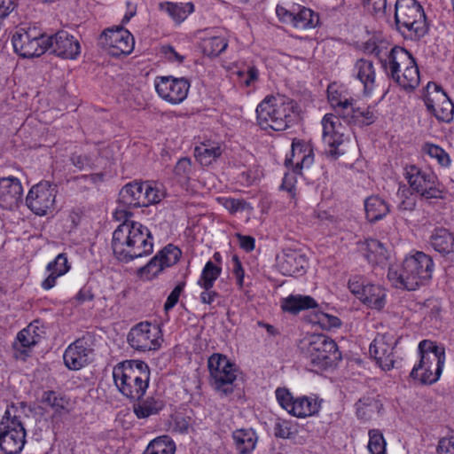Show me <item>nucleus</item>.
<instances>
[{"label":"nucleus","instance_id":"nucleus-1","mask_svg":"<svg viewBox=\"0 0 454 454\" xmlns=\"http://www.w3.org/2000/svg\"><path fill=\"white\" fill-rule=\"evenodd\" d=\"M112 249L121 262L129 263L135 259L151 254L153 238L150 230L138 222H123L113 232Z\"/></svg>","mask_w":454,"mask_h":454},{"label":"nucleus","instance_id":"nucleus-2","mask_svg":"<svg viewBox=\"0 0 454 454\" xmlns=\"http://www.w3.org/2000/svg\"><path fill=\"white\" fill-rule=\"evenodd\" d=\"M434 262L430 255L416 252L406 256L400 268L390 267L387 278L396 288L414 291L432 278Z\"/></svg>","mask_w":454,"mask_h":454},{"label":"nucleus","instance_id":"nucleus-3","mask_svg":"<svg viewBox=\"0 0 454 454\" xmlns=\"http://www.w3.org/2000/svg\"><path fill=\"white\" fill-rule=\"evenodd\" d=\"M113 378L118 390L131 401H139L145 394L150 380V369L140 360H127L113 369Z\"/></svg>","mask_w":454,"mask_h":454},{"label":"nucleus","instance_id":"nucleus-4","mask_svg":"<svg viewBox=\"0 0 454 454\" xmlns=\"http://www.w3.org/2000/svg\"><path fill=\"white\" fill-rule=\"evenodd\" d=\"M296 103L284 96H268L256 108L257 122L262 129L285 130L294 121Z\"/></svg>","mask_w":454,"mask_h":454},{"label":"nucleus","instance_id":"nucleus-5","mask_svg":"<svg viewBox=\"0 0 454 454\" xmlns=\"http://www.w3.org/2000/svg\"><path fill=\"white\" fill-rule=\"evenodd\" d=\"M381 63L387 74L404 90L411 91L419 86V67L415 59L405 49L397 46L392 48Z\"/></svg>","mask_w":454,"mask_h":454},{"label":"nucleus","instance_id":"nucleus-6","mask_svg":"<svg viewBox=\"0 0 454 454\" xmlns=\"http://www.w3.org/2000/svg\"><path fill=\"white\" fill-rule=\"evenodd\" d=\"M395 20L399 32L405 38L419 40L428 31L423 7L416 0H397Z\"/></svg>","mask_w":454,"mask_h":454},{"label":"nucleus","instance_id":"nucleus-7","mask_svg":"<svg viewBox=\"0 0 454 454\" xmlns=\"http://www.w3.org/2000/svg\"><path fill=\"white\" fill-rule=\"evenodd\" d=\"M420 360L411 372V377L422 384H433L438 380L445 361L444 349L434 342L424 340L419 344Z\"/></svg>","mask_w":454,"mask_h":454},{"label":"nucleus","instance_id":"nucleus-8","mask_svg":"<svg viewBox=\"0 0 454 454\" xmlns=\"http://www.w3.org/2000/svg\"><path fill=\"white\" fill-rule=\"evenodd\" d=\"M298 348L305 358L320 367L340 357L336 342L323 334L305 336L300 340Z\"/></svg>","mask_w":454,"mask_h":454},{"label":"nucleus","instance_id":"nucleus-9","mask_svg":"<svg viewBox=\"0 0 454 454\" xmlns=\"http://www.w3.org/2000/svg\"><path fill=\"white\" fill-rule=\"evenodd\" d=\"M404 176L412 192L422 199H443L444 185L434 173L409 165L404 168Z\"/></svg>","mask_w":454,"mask_h":454},{"label":"nucleus","instance_id":"nucleus-10","mask_svg":"<svg viewBox=\"0 0 454 454\" xmlns=\"http://www.w3.org/2000/svg\"><path fill=\"white\" fill-rule=\"evenodd\" d=\"M207 367L213 387L222 395L227 396L233 392L232 384L237 379L238 368L228 357L214 353L207 360Z\"/></svg>","mask_w":454,"mask_h":454},{"label":"nucleus","instance_id":"nucleus-11","mask_svg":"<svg viewBox=\"0 0 454 454\" xmlns=\"http://www.w3.org/2000/svg\"><path fill=\"white\" fill-rule=\"evenodd\" d=\"M46 36L36 27L20 28L12 36V45L16 53L24 59L39 57L47 51Z\"/></svg>","mask_w":454,"mask_h":454},{"label":"nucleus","instance_id":"nucleus-12","mask_svg":"<svg viewBox=\"0 0 454 454\" xmlns=\"http://www.w3.org/2000/svg\"><path fill=\"white\" fill-rule=\"evenodd\" d=\"M26 442V431L21 422L11 418L7 410L0 422V450L5 454L20 453Z\"/></svg>","mask_w":454,"mask_h":454},{"label":"nucleus","instance_id":"nucleus-13","mask_svg":"<svg viewBox=\"0 0 454 454\" xmlns=\"http://www.w3.org/2000/svg\"><path fill=\"white\" fill-rule=\"evenodd\" d=\"M100 42L108 54L114 58L130 54L135 44L133 35L122 26L105 30L100 36Z\"/></svg>","mask_w":454,"mask_h":454},{"label":"nucleus","instance_id":"nucleus-14","mask_svg":"<svg viewBox=\"0 0 454 454\" xmlns=\"http://www.w3.org/2000/svg\"><path fill=\"white\" fill-rule=\"evenodd\" d=\"M276 398L280 406L291 415L297 418H306L318 412L320 404L316 399L307 396L294 398L288 389L278 387Z\"/></svg>","mask_w":454,"mask_h":454},{"label":"nucleus","instance_id":"nucleus-15","mask_svg":"<svg viewBox=\"0 0 454 454\" xmlns=\"http://www.w3.org/2000/svg\"><path fill=\"white\" fill-rule=\"evenodd\" d=\"M424 101L427 110L438 120L446 122L452 120L454 114V104L442 89L436 83H427V94L424 97Z\"/></svg>","mask_w":454,"mask_h":454},{"label":"nucleus","instance_id":"nucleus-16","mask_svg":"<svg viewBox=\"0 0 454 454\" xmlns=\"http://www.w3.org/2000/svg\"><path fill=\"white\" fill-rule=\"evenodd\" d=\"M56 194L55 185L41 182L29 190L26 198L27 206L35 215H44L53 208Z\"/></svg>","mask_w":454,"mask_h":454},{"label":"nucleus","instance_id":"nucleus-17","mask_svg":"<svg viewBox=\"0 0 454 454\" xmlns=\"http://www.w3.org/2000/svg\"><path fill=\"white\" fill-rule=\"evenodd\" d=\"M160 331L148 322H141L131 328L128 334V342L139 351L155 350L160 347Z\"/></svg>","mask_w":454,"mask_h":454},{"label":"nucleus","instance_id":"nucleus-18","mask_svg":"<svg viewBox=\"0 0 454 454\" xmlns=\"http://www.w3.org/2000/svg\"><path fill=\"white\" fill-rule=\"evenodd\" d=\"M155 89L162 99L170 104L176 105L186 98L190 83L185 78L162 76L156 79Z\"/></svg>","mask_w":454,"mask_h":454},{"label":"nucleus","instance_id":"nucleus-19","mask_svg":"<svg viewBox=\"0 0 454 454\" xmlns=\"http://www.w3.org/2000/svg\"><path fill=\"white\" fill-rule=\"evenodd\" d=\"M340 116L327 114L322 120L323 125V141L329 146L327 154L333 159L344 154V150L340 148L344 142V129L340 123Z\"/></svg>","mask_w":454,"mask_h":454},{"label":"nucleus","instance_id":"nucleus-20","mask_svg":"<svg viewBox=\"0 0 454 454\" xmlns=\"http://www.w3.org/2000/svg\"><path fill=\"white\" fill-rule=\"evenodd\" d=\"M395 336L392 333H380L370 345V354L380 367L388 371L394 367L393 349L396 344Z\"/></svg>","mask_w":454,"mask_h":454},{"label":"nucleus","instance_id":"nucleus-21","mask_svg":"<svg viewBox=\"0 0 454 454\" xmlns=\"http://www.w3.org/2000/svg\"><path fill=\"white\" fill-rule=\"evenodd\" d=\"M47 51L62 59H75L81 52L79 41L65 30L47 37Z\"/></svg>","mask_w":454,"mask_h":454},{"label":"nucleus","instance_id":"nucleus-22","mask_svg":"<svg viewBox=\"0 0 454 454\" xmlns=\"http://www.w3.org/2000/svg\"><path fill=\"white\" fill-rule=\"evenodd\" d=\"M92 349L84 339H78L68 346L63 358L66 366L70 370H79L85 366L90 358Z\"/></svg>","mask_w":454,"mask_h":454},{"label":"nucleus","instance_id":"nucleus-23","mask_svg":"<svg viewBox=\"0 0 454 454\" xmlns=\"http://www.w3.org/2000/svg\"><path fill=\"white\" fill-rule=\"evenodd\" d=\"M23 194V188L17 177L0 178V205L5 209L17 207Z\"/></svg>","mask_w":454,"mask_h":454},{"label":"nucleus","instance_id":"nucleus-24","mask_svg":"<svg viewBox=\"0 0 454 454\" xmlns=\"http://www.w3.org/2000/svg\"><path fill=\"white\" fill-rule=\"evenodd\" d=\"M314 162L312 148L304 143L294 141L291 156L285 160L286 167L292 166L294 173L301 174L303 168H309Z\"/></svg>","mask_w":454,"mask_h":454},{"label":"nucleus","instance_id":"nucleus-25","mask_svg":"<svg viewBox=\"0 0 454 454\" xmlns=\"http://www.w3.org/2000/svg\"><path fill=\"white\" fill-rule=\"evenodd\" d=\"M306 265V257L295 250H288L278 257V269L286 276H294L304 271Z\"/></svg>","mask_w":454,"mask_h":454},{"label":"nucleus","instance_id":"nucleus-26","mask_svg":"<svg viewBox=\"0 0 454 454\" xmlns=\"http://www.w3.org/2000/svg\"><path fill=\"white\" fill-rule=\"evenodd\" d=\"M429 244L443 256L454 254V233L445 228H436L430 235Z\"/></svg>","mask_w":454,"mask_h":454},{"label":"nucleus","instance_id":"nucleus-27","mask_svg":"<svg viewBox=\"0 0 454 454\" xmlns=\"http://www.w3.org/2000/svg\"><path fill=\"white\" fill-rule=\"evenodd\" d=\"M144 183L134 181L124 185L119 192V204L127 207H140L143 202Z\"/></svg>","mask_w":454,"mask_h":454},{"label":"nucleus","instance_id":"nucleus-28","mask_svg":"<svg viewBox=\"0 0 454 454\" xmlns=\"http://www.w3.org/2000/svg\"><path fill=\"white\" fill-rule=\"evenodd\" d=\"M327 94L328 101L334 108L336 114L340 118L348 115L352 111V103L355 100L352 98H348L342 91H340L334 83L328 86Z\"/></svg>","mask_w":454,"mask_h":454},{"label":"nucleus","instance_id":"nucleus-29","mask_svg":"<svg viewBox=\"0 0 454 454\" xmlns=\"http://www.w3.org/2000/svg\"><path fill=\"white\" fill-rule=\"evenodd\" d=\"M356 77L363 83L364 92L371 93L375 87V68L372 61L360 59L355 65Z\"/></svg>","mask_w":454,"mask_h":454},{"label":"nucleus","instance_id":"nucleus-30","mask_svg":"<svg viewBox=\"0 0 454 454\" xmlns=\"http://www.w3.org/2000/svg\"><path fill=\"white\" fill-rule=\"evenodd\" d=\"M159 10L166 12L176 24L179 25L194 12V5L192 2H162L159 4Z\"/></svg>","mask_w":454,"mask_h":454},{"label":"nucleus","instance_id":"nucleus-31","mask_svg":"<svg viewBox=\"0 0 454 454\" xmlns=\"http://www.w3.org/2000/svg\"><path fill=\"white\" fill-rule=\"evenodd\" d=\"M364 210L365 216L371 223L383 219L390 211L389 205L378 195L365 199Z\"/></svg>","mask_w":454,"mask_h":454},{"label":"nucleus","instance_id":"nucleus-32","mask_svg":"<svg viewBox=\"0 0 454 454\" xmlns=\"http://www.w3.org/2000/svg\"><path fill=\"white\" fill-rule=\"evenodd\" d=\"M364 254L371 264H385L388 259V251L378 239H368L364 243Z\"/></svg>","mask_w":454,"mask_h":454},{"label":"nucleus","instance_id":"nucleus-33","mask_svg":"<svg viewBox=\"0 0 454 454\" xmlns=\"http://www.w3.org/2000/svg\"><path fill=\"white\" fill-rule=\"evenodd\" d=\"M232 439L239 454H248L254 450L258 438L252 428H240L232 433Z\"/></svg>","mask_w":454,"mask_h":454},{"label":"nucleus","instance_id":"nucleus-34","mask_svg":"<svg viewBox=\"0 0 454 454\" xmlns=\"http://www.w3.org/2000/svg\"><path fill=\"white\" fill-rule=\"evenodd\" d=\"M386 294L380 286L367 283L359 300L368 307L381 309L386 303Z\"/></svg>","mask_w":454,"mask_h":454},{"label":"nucleus","instance_id":"nucleus-35","mask_svg":"<svg viewBox=\"0 0 454 454\" xmlns=\"http://www.w3.org/2000/svg\"><path fill=\"white\" fill-rule=\"evenodd\" d=\"M281 307L285 311L297 314L301 310L317 307V303L311 296L291 294L283 301Z\"/></svg>","mask_w":454,"mask_h":454},{"label":"nucleus","instance_id":"nucleus-36","mask_svg":"<svg viewBox=\"0 0 454 454\" xmlns=\"http://www.w3.org/2000/svg\"><path fill=\"white\" fill-rule=\"evenodd\" d=\"M222 154V148L218 143L204 142L194 149L197 160L203 166H208Z\"/></svg>","mask_w":454,"mask_h":454},{"label":"nucleus","instance_id":"nucleus-37","mask_svg":"<svg viewBox=\"0 0 454 454\" xmlns=\"http://www.w3.org/2000/svg\"><path fill=\"white\" fill-rule=\"evenodd\" d=\"M294 16L292 26L297 29L314 28L319 23L318 14L309 8L300 5L295 7Z\"/></svg>","mask_w":454,"mask_h":454},{"label":"nucleus","instance_id":"nucleus-38","mask_svg":"<svg viewBox=\"0 0 454 454\" xmlns=\"http://www.w3.org/2000/svg\"><path fill=\"white\" fill-rule=\"evenodd\" d=\"M164 407L162 400L154 397H148L145 400L135 403L133 411L138 419H146L159 413Z\"/></svg>","mask_w":454,"mask_h":454},{"label":"nucleus","instance_id":"nucleus-39","mask_svg":"<svg viewBox=\"0 0 454 454\" xmlns=\"http://www.w3.org/2000/svg\"><path fill=\"white\" fill-rule=\"evenodd\" d=\"M228 46V40L223 35H213L201 41V49L204 55L215 58L222 54Z\"/></svg>","mask_w":454,"mask_h":454},{"label":"nucleus","instance_id":"nucleus-40","mask_svg":"<svg viewBox=\"0 0 454 454\" xmlns=\"http://www.w3.org/2000/svg\"><path fill=\"white\" fill-rule=\"evenodd\" d=\"M382 404L372 397H362L356 403V414L361 419H371L375 414L380 413Z\"/></svg>","mask_w":454,"mask_h":454},{"label":"nucleus","instance_id":"nucleus-41","mask_svg":"<svg viewBox=\"0 0 454 454\" xmlns=\"http://www.w3.org/2000/svg\"><path fill=\"white\" fill-rule=\"evenodd\" d=\"M348 122H360L363 125H370L376 120V115L372 108H360L355 106V102L352 103V111L348 115L342 118Z\"/></svg>","mask_w":454,"mask_h":454},{"label":"nucleus","instance_id":"nucleus-42","mask_svg":"<svg viewBox=\"0 0 454 454\" xmlns=\"http://www.w3.org/2000/svg\"><path fill=\"white\" fill-rule=\"evenodd\" d=\"M222 269L219 266H216L213 263V262L208 261L200 274V277L198 280V286L202 289H207L209 287H213L215 280L221 275Z\"/></svg>","mask_w":454,"mask_h":454},{"label":"nucleus","instance_id":"nucleus-43","mask_svg":"<svg viewBox=\"0 0 454 454\" xmlns=\"http://www.w3.org/2000/svg\"><path fill=\"white\" fill-rule=\"evenodd\" d=\"M175 443L168 436L158 437L150 442L143 454H175Z\"/></svg>","mask_w":454,"mask_h":454},{"label":"nucleus","instance_id":"nucleus-44","mask_svg":"<svg viewBox=\"0 0 454 454\" xmlns=\"http://www.w3.org/2000/svg\"><path fill=\"white\" fill-rule=\"evenodd\" d=\"M422 152L428 155L431 159L435 160L437 163L442 168L450 167L451 163L450 155L437 145L426 143L422 146Z\"/></svg>","mask_w":454,"mask_h":454},{"label":"nucleus","instance_id":"nucleus-45","mask_svg":"<svg viewBox=\"0 0 454 454\" xmlns=\"http://www.w3.org/2000/svg\"><path fill=\"white\" fill-rule=\"evenodd\" d=\"M166 268L161 263L160 259H159L155 254L145 266L140 267L137 270V275L142 278L151 280L157 277Z\"/></svg>","mask_w":454,"mask_h":454},{"label":"nucleus","instance_id":"nucleus-46","mask_svg":"<svg viewBox=\"0 0 454 454\" xmlns=\"http://www.w3.org/2000/svg\"><path fill=\"white\" fill-rule=\"evenodd\" d=\"M181 254L182 252L177 247L168 244L158 252L156 256L160 259L165 268H168L175 265L179 261Z\"/></svg>","mask_w":454,"mask_h":454},{"label":"nucleus","instance_id":"nucleus-47","mask_svg":"<svg viewBox=\"0 0 454 454\" xmlns=\"http://www.w3.org/2000/svg\"><path fill=\"white\" fill-rule=\"evenodd\" d=\"M368 450L371 454H386V441L377 429L369 431Z\"/></svg>","mask_w":454,"mask_h":454},{"label":"nucleus","instance_id":"nucleus-48","mask_svg":"<svg viewBox=\"0 0 454 454\" xmlns=\"http://www.w3.org/2000/svg\"><path fill=\"white\" fill-rule=\"evenodd\" d=\"M40 335L35 333V327L32 325L21 330L17 335V340L22 348H31L38 343Z\"/></svg>","mask_w":454,"mask_h":454},{"label":"nucleus","instance_id":"nucleus-49","mask_svg":"<svg viewBox=\"0 0 454 454\" xmlns=\"http://www.w3.org/2000/svg\"><path fill=\"white\" fill-rule=\"evenodd\" d=\"M218 202L226 208L231 214L244 211L249 207V204L242 199H234L230 197H220Z\"/></svg>","mask_w":454,"mask_h":454},{"label":"nucleus","instance_id":"nucleus-50","mask_svg":"<svg viewBox=\"0 0 454 454\" xmlns=\"http://www.w3.org/2000/svg\"><path fill=\"white\" fill-rule=\"evenodd\" d=\"M297 433L295 425L288 420H278L274 427V434L276 437L287 439Z\"/></svg>","mask_w":454,"mask_h":454},{"label":"nucleus","instance_id":"nucleus-51","mask_svg":"<svg viewBox=\"0 0 454 454\" xmlns=\"http://www.w3.org/2000/svg\"><path fill=\"white\" fill-rule=\"evenodd\" d=\"M162 193L148 183H144L142 207H148L160 201Z\"/></svg>","mask_w":454,"mask_h":454},{"label":"nucleus","instance_id":"nucleus-52","mask_svg":"<svg viewBox=\"0 0 454 454\" xmlns=\"http://www.w3.org/2000/svg\"><path fill=\"white\" fill-rule=\"evenodd\" d=\"M239 82L244 87H252L258 81L259 71L255 67H249L247 71H238Z\"/></svg>","mask_w":454,"mask_h":454},{"label":"nucleus","instance_id":"nucleus-53","mask_svg":"<svg viewBox=\"0 0 454 454\" xmlns=\"http://www.w3.org/2000/svg\"><path fill=\"white\" fill-rule=\"evenodd\" d=\"M46 270L57 272L59 275H65L70 270L67 254L63 253L58 254L52 262L48 263Z\"/></svg>","mask_w":454,"mask_h":454},{"label":"nucleus","instance_id":"nucleus-54","mask_svg":"<svg viewBox=\"0 0 454 454\" xmlns=\"http://www.w3.org/2000/svg\"><path fill=\"white\" fill-rule=\"evenodd\" d=\"M397 196L401 200V201L397 205V208L399 211L411 212L415 209L416 200L411 195H408V192L405 189H399Z\"/></svg>","mask_w":454,"mask_h":454},{"label":"nucleus","instance_id":"nucleus-55","mask_svg":"<svg viewBox=\"0 0 454 454\" xmlns=\"http://www.w3.org/2000/svg\"><path fill=\"white\" fill-rule=\"evenodd\" d=\"M176 176L182 180H187L192 173V161L189 158H181L174 169Z\"/></svg>","mask_w":454,"mask_h":454},{"label":"nucleus","instance_id":"nucleus-56","mask_svg":"<svg viewBox=\"0 0 454 454\" xmlns=\"http://www.w3.org/2000/svg\"><path fill=\"white\" fill-rule=\"evenodd\" d=\"M43 402L52 407L56 411L64 410L66 406L64 399L59 397L54 391L45 392L43 395Z\"/></svg>","mask_w":454,"mask_h":454},{"label":"nucleus","instance_id":"nucleus-57","mask_svg":"<svg viewBox=\"0 0 454 454\" xmlns=\"http://www.w3.org/2000/svg\"><path fill=\"white\" fill-rule=\"evenodd\" d=\"M185 286V282L182 281L176 285V286L172 290L169 295L167 298V301L164 304V310L169 311L172 309L179 301V297L181 293L183 292Z\"/></svg>","mask_w":454,"mask_h":454},{"label":"nucleus","instance_id":"nucleus-58","mask_svg":"<svg viewBox=\"0 0 454 454\" xmlns=\"http://www.w3.org/2000/svg\"><path fill=\"white\" fill-rule=\"evenodd\" d=\"M363 5L372 14L376 16H383L387 8V0L364 1Z\"/></svg>","mask_w":454,"mask_h":454},{"label":"nucleus","instance_id":"nucleus-59","mask_svg":"<svg viewBox=\"0 0 454 454\" xmlns=\"http://www.w3.org/2000/svg\"><path fill=\"white\" fill-rule=\"evenodd\" d=\"M367 285L365 279L361 276H355L348 281V288L358 299L362 295L365 286Z\"/></svg>","mask_w":454,"mask_h":454},{"label":"nucleus","instance_id":"nucleus-60","mask_svg":"<svg viewBox=\"0 0 454 454\" xmlns=\"http://www.w3.org/2000/svg\"><path fill=\"white\" fill-rule=\"evenodd\" d=\"M295 7L293 10H288L285 6L281 4H278L276 7V13L278 17V19L286 24H289L292 26V23L294 21V19H295L294 16Z\"/></svg>","mask_w":454,"mask_h":454},{"label":"nucleus","instance_id":"nucleus-61","mask_svg":"<svg viewBox=\"0 0 454 454\" xmlns=\"http://www.w3.org/2000/svg\"><path fill=\"white\" fill-rule=\"evenodd\" d=\"M437 451L439 454H454V436L441 439Z\"/></svg>","mask_w":454,"mask_h":454},{"label":"nucleus","instance_id":"nucleus-62","mask_svg":"<svg viewBox=\"0 0 454 454\" xmlns=\"http://www.w3.org/2000/svg\"><path fill=\"white\" fill-rule=\"evenodd\" d=\"M318 323L325 327H338L340 325V320L334 316L320 312L317 315Z\"/></svg>","mask_w":454,"mask_h":454},{"label":"nucleus","instance_id":"nucleus-63","mask_svg":"<svg viewBox=\"0 0 454 454\" xmlns=\"http://www.w3.org/2000/svg\"><path fill=\"white\" fill-rule=\"evenodd\" d=\"M72 163L79 169H84L92 165L91 159L84 154H73L71 157Z\"/></svg>","mask_w":454,"mask_h":454},{"label":"nucleus","instance_id":"nucleus-64","mask_svg":"<svg viewBox=\"0 0 454 454\" xmlns=\"http://www.w3.org/2000/svg\"><path fill=\"white\" fill-rule=\"evenodd\" d=\"M236 237L239 241V246L242 249L247 252H251L254 249L255 240L251 236H245L240 233H237Z\"/></svg>","mask_w":454,"mask_h":454}]
</instances>
